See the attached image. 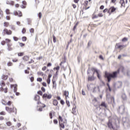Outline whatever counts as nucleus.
<instances>
[{"instance_id":"f257e3e1","label":"nucleus","mask_w":130,"mask_h":130,"mask_svg":"<svg viewBox=\"0 0 130 130\" xmlns=\"http://www.w3.org/2000/svg\"><path fill=\"white\" fill-rule=\"evenodd\" d=\"M122 70L123 72V67H121L117 71L114 72L113 73H109L108 72L105 73V77L108 79V82H110L111 81V78L115 79L117 77V75L119 74V71Z\"/></svg>"},{"instance_id":"f03ea898","label":"nucleus","mask_w":130,"mask_h":130,"mask_svg":"<svg viewBox=\"0 0 130 130\" xmlns=\"http://www.w3.org/2000/svg\"><path fill=\"white\" fill-rule=\"evenodd\" d=\"M116 10H117V8H115L114 6H112L109 9V10L107 8L104 9L103 10V13H106V12H108L109 15H111L112 13H115V12H116Z\"/></svg>"},{"instance_id":"7ed1b4c3","label":"nucleus","mask_w":130,"mask_h":130,"mask_svg":"<svg viewBox=\"0 0 130 130\" xmlns=\"http://www.w3.org/2000/svg\"><path fill=\"white\" fill-rule=\"evenodd\" d=\"M87 89L88 90L93 91V92H97V91H100V89H99V86H95L93 84L87 85Z\"/></svg>"},{"instance_id":"20e7f679","label":"nucleus","mask_w":130,"mask_h":130,"mask_svg":"<svg viewBox=\"0 0 130 130\" xmlns=\"http://www.w3.org/2000/svg\"><path fill=\"white\" fill-rule=\"evenodd\" d=\"M58 120L59 121V124L61 128V130H62L61 129V128H64V121H63V119L62 118V117H61V116H59Z\"/></svg>"},{"instance_id":"39448f33","label":"nucleus","mask_w":130,"mask_h":130,"mask_svg":"<svg viewBox=\"0 0 130 130\" xmlns=\"http://www.w3.org/2000/svg\"><path fill=\"white\" fill-rule=\"evenodd\" d=\"M5 110H6L7 112H9V113L15 112V114H17V109L15 107L10 108L9 107H6Z\"/></svg>"},{"instance_id":"423d86ee","label":"nucleus","mask_w":130,"mask_h":130,"mask_svg":"<svg viewBox=\"0 0 130 130\" xmlns=\"http://www.w3.org/2000/svg\"><path fill=\"white\" fill-rule=\"evenodd\" d=\"M3 35H12L13 31L10 29H8L7 28H5L2 32Z\"/></svg>"},{"instance_id":"0eeeda50","label":"nucleus","mask_w":130,"mask_h":130,"mask_svg":"<svg viewBox=\"0 0 130 130\" xmlns=\"http://www.w3.org/2000/svg\"><path fill=\"white\" fill-rule=\"evenodd\" d=\"M52 97V95L51 94H47V93H44L42 96V98L45 101H46L47 100H49L51 99Z\"/></svg>"},{"instance_id":"6e6552de","label":"nucleus","mask_w":130,"mask_h":130,"mask_svg":"<svg viewBox=\"0 0 130 130\" xmlns=\"http://www.w3.org/2000/svg\"><path fill=\"white\" fill-rule=\"evenodd\" d=\"M50 74H49L48 76V78L47 79V83L48 85H49V84H50V78H51V77H52V74H53V70H50Z\"/></svg>"},{"instance_id":"1a4fd4ad","label":"nucleus","mask_w":130,"mask_h":130,"mask_svg":"<svg viewBox=\"0 0 130 130\" xmlns=\"http://www.w3.org/2000/svg\"><path fill=\"white\" fill-rule=\"evenodd\" d=\"M13 15L14 16H18V17H23V14L22 13V12L18 11H14L13 12Z\"/></svg>"},{"instance_id":"9d476101","label":"nucleus","mask_w":130,"mask_h":130,"mask_svg":"<svg viewBox=\"0 0 130 130\" xmlns=\"http://www.w3.org/2000/svg\"><path fill=\"white\" fill-rule=\"evenodd\" d=\"M34 100L38 102V105H39V104H41V102H40V96L36 94L34 97Z\"/></svg>"},{"instance_id":"9b49d317","label":"nucleus","mask_w":130,"mask_h":130,"mask_svg":"<svg viewBox=\"0 0 130 130\" xmlns=\"http://www.w3.org/2000/svg\"><path fill=\"white\" fill-rule=\"evenodd\" d=\"M107 125L109 128H110V129H115V128L113 127V125H112V121H111V120H109V122L107 123Z\"/></svg>"},{"instance_id":"f8f14e48","label":"nucleus","mask_w":130,"mask_h":130,"mask_svg":"<svg viewBox=\"0 0 130 130\" xmlns=\"http://www.w3.org/2000/svg\"><path fill=\"white\" fill-rule=\"evenodd\" d=\"M122 86V82L118 81L115 84L116 88H120Z\"/></svg>"},{"instance_id":"ddd939ff","label":"nucleus","mask_w":130,"mask_h":130,"mask_svg":"<svg viewBox=\"0 0 130 130\" xmlns=\"http://www.w3.org/2000/svg\"><path fill=\"white\" fill-rule=\"evenodd\" d=\"M13 44L12 43H8L7 44V49L9 51H11L13 50Z\"/></svg>"},{"instance_id":"4468645a","label":"nucleus","mask_w":130,"mask_h":130,"mask_svg":"<svg viewBox=\"0 0 130 130\" xmlns=\"http://www.w3.org/2000/svg\"><path fill=\"white\" fill-rule=\"evenodd\" d=\"M27 6V2L25 1H22V5L20 6L21 9H26V6Z\"/></svg>"},{"instance_id":"2eb2a0df","label":"nucleus","mask_w":130,"mask_h":130,"mask_svg":"<svg viewBox=\"0 0 130 130\" xmlns=\"http://www.w3.org/2000/svg\"><path fill=\"white\" fill-rule=\"evenodd\" d=\"M119 111L120 113L124 112V106H121L119 107Z\"/></svg>"},{"instance_id":"dca6fc26","label":"nucleus","mask_w":130,"mask_h":130,"mask_svg":"<svg viewBox=\"0 0 130 130\" xmlns=\"http://www.w3.org/2000/svg\"><path fill=\"white\" fill-rule=\"evenodd\" d=\"M6 4L7 5H10V6H15V2L14 1H7Z\"/></svg>"},{"instance_id":"f3484780","label":"nucleus","mask_w":130,"mask_h":130,"mask_svg":"<svg viewBox=\"0 0 130 130\" xmlns=\"http://www.w3.org/2000/svg\"><path fill=\"white\" fill-rule=\"evenodd\" d=\"M0 91L8 93V87L4 88V87H0Z\"/></svg>"},{"instance_id":"a211bd4d","label":"nucleus","mask_w":130,"mask_h":130,"mask_svg":"<svg viewBox=\"0 0 130 130\" xmlns=\"http://www.w3.org/2000/svg\"><path fill=\"white\" fill-rule=\"evenodd\" d=\"M4 11L2 10V8H0V20H2L4 18Z\"/></svg>"},{"instance_id":"6ab92c4d","label":"nucleus","mask_w":130,"mask_h":130,"mask_svg":"<svg viewBox=\"0 0 130 130\" xmlns=\"http://www.w3.org/2000/svg\"><path fill=\"white\" fill-rule=\"evenodd\" d=\"M116 46L117 47V48H119V49H122V48H124V47H126L125 45H120L119 44H117Z\"/></svg>"},{"instance_id":"aec40b11","label":"nucleus","mask_w":130,"mask_h":130,"mask_svg":"<svg viewBox=\"0 0 130 130\" xmlns=\"http://www.w3.org/2000/svg\"><path fill=\"white\" fill-rule=\"evenodd\" d=\"M76 108H77V106L74 105V107L72 109V113L73 114H76V113L77 112V110H76Z\"/></svg>"},{"instance_id":"412c9836","label":"nucleus","mask_w":130,"mask_h":130,"mask_svg":"<svg viewBox=\"0 0 130 130\" xmlns=\"http://www.w3.org/2000/svg\"><path fill=\"white\" fill-rule=\"evenodd\" d=\"M1 78L2 80H4V81H6V80H8V78H9V76L3 75Z\"/></svg>"},{"instance_id":"4be33fe9","label":"nucleus","mask_w":130,"mask_h":130,"mask_svg":"<svg viewBox=\"0 0 130 130\" xmlns=\"http://www.w3.org/2000/svg\"><path fill=\"white\" fill-rule=\"evenodd\" d=\"M0 86H1V88H4L5 86H6V83L3 80L1 81L0 82Z\"/></svg>"},{"instance_id":"5701e85b","label":"nucleus","mask_w":130,"mask_h":130,"mask_svg":"<svg viewBox=\"0 0 130 130\" xmlns=\"http://www.w3.org/2000/svg\"><path fill=\"white\" fill-rule=\"evenodd\" d=\"M96 78L94 77V75H93L92 76L90 77L88 76V81H94Z\"/></svg>"},{"instance_id":"b1692460","label":"nucleus","mask_w":130,"mask_h":130,"mask_svg":"<svg viewBox=\"0 0 130 130\" xmlns=\"http://www.w3.org/2000/svg\"><path fill=\"white\" fill-rule=\"evenodd\" d=\"M29 59V56H28L27 55L24 56L22 58V59H23L24 60V61H28Z\"/></svg>"},{"instance_id":"393cba45","label":"nucleus","mask_w":130,"mask_h":130,"mask_svg":"<svg viewBox=\"0 0 130 130\" xmlns=\"http://www.w3.org/2000/svg\"><path fill=\"white\" fill-rule=\"evenodd\" d=\"M52 83H53V88H56V82L54 79H52Z\"/></svg>"},{"instance_id":"a878e982","label":"nucleus","mask_w":130,"mask_h":130,"mask_svg":"<svg viewBox=\"0 0 130 130\" xmlns=\"http://www.w3.org/2000/svg\"><path fill=\"white\" fill-rule=\"evenodd\" d=\"M53 104L54 105V106H57V104H58V102H57V100H54L53 101Z\"/></svg>"},{"instance_id":"bb28decb","label":"nucleus","mask_w":130,"mask_h":130,"mask_svg":"<svg viewBox=\"0 0 130 130\" xmlns=\"http://www.w3.org/2000/svg\"><path fill=\"white\" fill-rule=\"evenodd\" d=\"M100 106L104 107V108H107V105L105 104L104 102H102Z\"/></svg>"},{"instance_id":"cd10ccee","label":"nucleus","mask_w":130,"mask_h":130,"mask_svg":"<svg viewBox=\"0 0 130 130\" xmlns=\"http://www.w3.org/2000/svg\"><path fill=\"white\" fill-rule=\"evenodd\" d=\"M91 71L92 72H93V75L95 74V73H96V74H99V72H98V70H97V69H96L92 68L91 69Z\"/></svg>"},{"instance_id":"c85d7f7f","label":"nucleus","mask_w":130,"mask_h":130,"mask_svg":"<svg viewBox=\"0 0 130 130\" xmlns=\"http://www.w3.org/2000/svg\"><path fill=\"white\" fill-rule=\"evenodd\" d=\"M4 26L7 28L10 26V23L9 22H4Z\"/></svg>"},{"instance_id":"c756f323","label":"nucleus","mask_w":130,"mask_h":130,"mask_svg":"<svg viewBox=\"0 0 130 130\" xmlns=\"http://www.w3.org/2000/svg\"><path fill=\"white\" fill-rule=\"evenodd\" d=\"M6 15H10L11 14V10L9 9H6L5 10Z\"/></svg>"},{"instance_id":"7c9ffc66","label":"nucleus","mask_w":130,"mask_h":130,"mask_svg":"<svg viewBox=\"0 0 130 130\" xmlns=\"http://www.w3.org/2000/svg\"><path fill=\"white\" fill-rule=\"evenodd\" d=\"M37 75H38V76H41L42 77H43V76H44V73L40 71L37 72Z\"/></svg>"},{"instance_id":"2f4dec72","label":"nucleus","mask_w":130,"mask_h":130,"mask_svg":"<svg viewBox=\"0 0 130 130\" xmlns=\"http://www.w3.org/2000/svg\"><path fill=\"white\" fill-rule=\"evenodd\" d=\"M120 4H121L122 7H124V6H125L124 0H120Z\"/></svg>"},{"instance_id":"473e14b6","label":"nucleus","mask_w":130,"mask_h":130,"mask_svg":"<svg viewBox=\"0 0 130 130\" xmlns=\"http://www.w3.org/2000/svg\"><path fill=\"white\" fill-rule=\"evenodd\" d=\"M13 62H12L11 61H9L8 63H7V66L8 67H13Z\"/></svg>"},{"instance_id":"72a5a7b5","label":"nucleus","mask_w":130,"mask_h":130,"mask_svg":"<svg viewBox=\"0 0 130 130\" xmlns=\"http://www.w3.org/2000/svg\"><path fill=\"white\" fill-rule=\"evenodd\" d=\"M13 104V102L9 101L7 103V105L8 106H11Z\"/></svg>"},{"instance_id":"f704fd0d","label":"nucleus","mask_w":130,"mask_h":130,"mask_svg":"<svg viewBox=\"0 0 130 130\" xmlns=\"http://www.w3.org/2000/svg\"><path fill=\"white\" fill-rule=\"evenodd\" d=\"M12 122L11 121H7L6 122V125H7V126H11V125H12Z\"/></svg>"},{"instance_id":"c9c22d12","label":"nucleus","mask_w":130,"mask_h":130,"mask_svg":"<svg viewBox=\"0 0 130 130\" xmlns=\"http://www.w3.org/2000/svg\"><path fill=\"white\" fill-rule=\"evenodd\" d=\"M11 41H12L11 40V39H5V42L7 43V44H8V43H11L10 42Z\"/></svg>"},{"instance_id":"e433bc0d","label":"nucleus","mask_w":130,"mask_h":130,"mask_svg":"<svg viewBox=\"0 0 130 130\" xmlns=\"http://www.w3.org/2000/svg\"><path fill=\"white\" fill-rule=\"evenodd\" d=\"M59 69H60L59 66H57V67L54 68L53 70L54 71L56 70L57 71V72H58V71H59Z\"/></svg>"},{"instance_id":"4c0bfd02","label":"nucleus","mask_w":130,"mask_h":130,"mask_svg":"<svg viewBox=\"0 0 130 130\" xmlns=\"http://www.w3.org/2000/svg\"><path fill=\"white\" fill-rule=\"evenodd\" d=\"M6 19L8 21H10V20H11V15H7V16H6Z\"/></svg>"},{"instance_id":"58836bf2","label":"nucleus","mask_w":130,"mask_h":130,"mask_svg":"<svg viewBox=\"0 0 130 130\" xmlns=\"http://www.w3.org/2000/svg\"><path fill=\"white\" fill-rule=\"evenodd\" d=\"M53 41L54 43H55V42H56V38L55 37V36H54V35H53Z\"/></svg>"},{"instance_id":"ea45409f","label":"nucleus","mask_w":130,"mask_h":130,"mask_svg":"<svg viewBox=\"0 0 130 130\" xmlns=\"http://www.w3.org/2000/svg\"><path fill=\"white\" fill-rule=\"evenodd\" d=\"M26 28L23 27L22 28V34H25V33H26Z\"/></svg>"},{"instance_id":"a19ab883","label":"nucleus","mask_w":130,"mask_h":130,"mask_svg":"<svg viewBox=\"0 0 130 130\" xmlns=\"http://www.w3.org/2000/svg\"><path fill=\"white\" fill-rule=\"evenodd\" d=\"M21 39L23 42L27 41V37H22Z\"/></svg>"},{"instance_id":"79ce46f5","label":"nucleus","mask_w":130,"mask_h":130,"mask_svg":"<svg viewBox=\"0 0 130 130\" xmlns=\"http://www.w3.org/2000/svg\"><path fill=\"white\" fill-rule=\"evenodd\" d=\"M24 52H20L18 53V56H23Z\"/></svg>"},{"instance_id":"37998d69","label":"nucleus","mask_w":130,"mask_h":130,"mask_svg":"<svg viewBox=\"0 0 130 130\" xmlns=\"http://www.w3.org/2000/svg\"><path fill=\"white\" fill-rule=\"evenodd\" d=\"M38 94H39V95H40L41 96H42V95H43V93L42 92V91L41 90H39L37 92Z\"/></svg>"},{"instance_id":"c03bdc74","label":"nucleus","mask_w":130,"mask_h":130,"mask_svg":"<svg viewBox=\"0 0 130 130\" xmlns=\"http://www.w3.org/2000/svg\"><path fill=\"white\" fill-rule=\"evenodd\" d=\"M6 112L4 111L0 112V115H6Z\"/></svg>"},{"instance_id":"a18cd8bd","label":"nucleus","mask_w":130,"mask_h":130,"mask_svg":"<svg viewBox=\"0 0 130 130\" xmlns=\"http://www.w3.org/2000/svg\"><path fill=\"white\" fill-rule=\"evenodd\" d=\"M2 104H3V105H7V102L5 100H2Z\"/></svg>"},{"instance_id":"49530a36","label":"nucleus","mask_w":130,"mask_h":130,"mask_svg":"<svg viewBox=\"0 0 130 130\" xmlns=\"http://www.w3.org/2000/svg\"><path fill=\"white\" fill-rule=\"evenodd\" d=\"M128 39L127 38H124L122 39V41L123 42H126V41H127Z\"/></svg>"},{"instance_id":"de8ad7c7","label":"nucleus","mask_w":130,"mask_h":130,"mask_svg":"<svg viewBox=\"0 0 130 130\" xmlns=\"http://www.w3.org/2000/svg\"><path fill=\"white\" fill-rule=\"evenodd\" d=\"M27 22H28V25H31V23H32V21H31V19L28 18V19H27Z\"/></svg>"},{"instance_id":"09e8293b","label":"nucleus","mask_w":130,"mask_h":130,"mask_svg":"<svg viewBox=\"0 0 130 130\" xmlns=\"http://www.w3.org/2000/svg\"><path fill=\"white\" fill-rule=\"evenodd\" d=\"M19 46H20V47H23L24 46H25V44L23 43H19Z\"/></svg>"},{"instance_id":"8fccbe9b","label":"nucleus","mask_w":130,"mask_h":130,"mask_svg":"<svg viewBox=\"0 0 130 130\" xmlns=\"http://www.w3.org/2000/svg\"><path fill=\"white\" fill-rule=\"evenodd\" d=\"M13 39L14 41H18L19 40V39L17 37H13Z\"/></svg>"},{"instance_id":"3c124183","label":"nucleus","mask_w":130,"mask_h":130,"mask_svg":"<svg viewBox=\"0 0 130 130\" xmlns=\"http://www.w3.org/2000/svg\"><path fill=\"white\" fill-rule=\"evenodd\" d=\"M5 120V117L1 116H0V120L1 121H3V120Z\"/></svg>"},{"instance_id":"603ef678","label":"nucleus","mask_w":130,"mask_h":130,"mask_svg":"<svg viewBox=\"0 0 130 130\" xmlns=\"http://www.w3.org/2000/svg\"><path fill=\"white\" fill-rule=\"evenodd\" d=\"M122 98H123V100H125V99H126V95L124 94L122 95Z\"/></svg>"},{"instance_id":"864d4df0","label":"nucleus","mask_w":130,"mask_h":130,"mask_svg":"<svg viewBox=\"0 0 130 130\" xmlns=\"http://www.w3.org/2000/svg\"><path fill=\"white\" fill-rule=\"evenodd\" d=\"M37 81H38V82H42V78H38L37 79Z\"/></svg>"},{"instance_id":"5fc2aeb1","label":"nucleus","mask_w":130,"mask_h":130,"mask_svg":"<svg viewBox=\"0 0 130 130\" xmlns=\"http://www.w3.org/2000/svg\"><path fill=\"white\" fill-rule=\"evenodd\" d=\"M11 30H16V27L14 25H11Z\"/></svg>"},{"instance_id":"6e6d98bb","label":"nucleus","mask_w":130,"mask_h":130,"mask_svg":"<svg viewBox=\"0 0 130 130\" xmlns=\"http://www.w3.org/2000/svg\"><path fill=\"white\" fill-rule=\"evenodd\" d=\"M34 31H35L34 28H30L29 29V31L30 33H34Z\"/></svg>"},{"instance_id":"4d7b16f0","label":"nucleus","mask_w":130,"mask_h":130,"mask_svg":"<svg viewBox=\"0 0 130 130\" xmlns=\"http://www.w3.org/2000/svg\"><path fill=\"white\" fill-rule=\"evenodd\" d=\"M53 122H54V123L55 124H57V123H58V121H57V120H56V119H54L53 120Z\"/></svg>"},{"instance_id":"13d9d810","label":"nucleus","mask_w":130,"mask_h":130,"mask_svg":"<svg viewBox=\"0 0 130 130\" xmlns=\"http://www.w3.org/2000/svg\"><path fill=\"white\" fill-rule=\"evenodd\" d=\"M12 61L13 62H17V61H18V59L17 58L13 59H12Z\"/></svg>"},{"instance_id":"bf43d9fd","label":"nucleus","mask_w":130,"mask_h":130,"mask_svg":"<svg viewBox=\"0 0 130 130\" xmlns=\"http://www.w3.org/2000/svg\"><path fill=\"white\" fill-rule=\"evenodd\" d=\"M41 90L43 92V93H45V88H44V87H42L41 88Z\"/></svg>"},{"instance_id":"052dcab7","label":"nucleus","mask_w":130,"mask_h":130,"mask_svg":"<svg viewBox=\"0 0 130 130\" xmlns=\"http://www.w3.org/2000/svg\"><path fill=\"white\" fill-rule=\"evenodd\" d=\"M2 45H5L6 44V41H2L1 42Z\"/></svg>"},{"instance_id":"680f3d73","label":"nucleus","mask_w":130,"mask_h":130,"mask_svg":"<svg viewBox=\"0 0 130 130\" xmlns=\"http://www.w3.org/2000/svg\"><path fill=\"white\" fill-rule=\"evenodd\" d=\"M46 69H47V67L46 66L43 67L42 69V71H46Z\"/></svg>"},{"instance_id":"e2e57ef3","label":"nucleus","mask_w":130,"mask_h":130,"mask_svg":"<svg viewBox=\"0 0 130 130\" xmlns=\"http://www.w3.org/2000/svg\"><path fill=\"white\" fill-rule=\"evenodd\" d=\"M66 104H67V106H68V107H70V102L68 101H66Z\"/></svg>"},{"instance_id":"0e129e2a","label":"nucleus","mask_w":130,"mask_h":130,"mask_svg":"<svg viewBox=\"0 0 130 130\" xmlns=\"http://www.w3.org/2000/svg\"><path fill=\"white\" fill-rule=\"evenodd\" d=\"M33 62H34V60H33V59H31V60L28 62V63H33Z\"/></svg>"},{"instance_id":"69168bd1","label":"nucleus","mask_w":130,"mask_h":130,"mask_svg":"<svg viewBox=\"0 0 130 130\" xmlns=\"http://www.w3.org/2000/svg\"><path fill=\"white\" fill-rule=\"evenodd\" d=\"M15 8H19L20 7V4H16L15 5Z\"/></svg>"},{"instance_id":"338daca9","label":"nucleus","mask_w":130,"mask_h":130,"mask_svg":"<svg viewBox=\"0 0 130 130\" xmlns=\"http://www.w3.org/2000/svg\"><path fill=\"white\" fill-rule=\"evenodd\" d=\"M42 85L44 86V87H46L47 86L46 82H43Z\"/></svg>"},{"instance_id":"774afa93","label":"nucleus","mask_w":130,"mask_h":130,"mask_svg":"<svg viewBox=\"0 0 130 130\" xmlns=\"http://www.w3.org/2000/svg\"><path fill=\"white\" fill-rule=\"evenodd\" d=\"M49 116L51 119H52V113H49Z\"/></svg>"}]
</instances>
